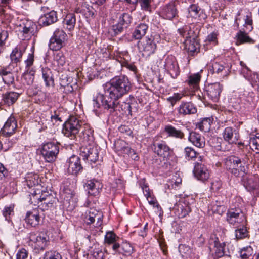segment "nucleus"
<instances>
[{
	"label": "nucleus",
	"instance_id": "nucleus-57",
	"mask_svg": "<svg viewBox=\"0 0 259 259\" xmlns=\"http://www.w3.org/2000/svg\"><path fill=\"white\" fill-rule=\"evenodd\" d=\"M118 131L124 136H132L133 132L128 126L121 125L118 127Z\"/></svg>",
	"mask_w": 259,
	"mask_h": 259
},
{
	"label": "nucleus",
	"instance_id": "nucleus-33",
	"mask_svg": "<svg viewBox=\"0 0 259 259\" xmlns=\"http://www.w3.org/2000/svg\"><path fill=\"white\" fill-rule=\"evenodd\" d=\"M81 130L82 131L79 136L82 139V141L89 142V144H91L94 140L93 130L88 126L82 127Z\"/></svg>",
	"mask_w": 259,
	"mask_h": 259
},
{
	"label": "nucleus",
	"instance_id": "nucleus-62",
	"mask_svg": "<svg viewBox=\"0 0 259 259\" xmlns=\"http://www.w3.org/2000/svg\"><path fill=\"white\" fill-rule=\"evenodd\" d=\"M54 201V199H49L46 201H43L42 202H40L41 204H39L38 207L43 210L48 209L49 207L52 206Z\"/></svg>",
	"mask_w": 259,
	"mask_h": 259
},
{
	"label": "nucleus",
	"instance_id": "nucleus-1",
	"mask_svg": "<svg viewBox=\"0 0 259 259\" xmlns=\"http://www.w3.org/2000/svg\"><path fill=\"white\" fill-rule=\"evenodd\" d=\"M103 87L104 93H98L93 100L94 110L102 106L112 113L117 109L118 100L130 91L131 83L127 76L121 75L114 77Z\"/></svg>",
	"mask_w": 259,
	"mask_h": 259
},
{
	"label": "nucleus",
	"instance_id": "nucleus-48",
	"mask_svg": "<svg viewBox=\"0 0 259 259\" xmlns=\"http://www.w3.org/2000/svg\"><path fill=\"white\" fill-rule=\"evenodd\" d=\"M253 254V250L250 246L244 247L240 251V255L242 259H250Z\"/></svg>",
	"mask_w": 259,
	"mask_h": 259
},
{
	"label": "nucleus",
	"instance_id": "nucleus-58",
	"mask_svg": "<svg viewBox=\"0 0 259 259\" xmlns=\"http://www.w3.org/2000/svg\"><path fill=\"white\" fill-rule=\"evenodd\" d=\"M52 36L58 39H60V40H62L64 42L67 35L65 32L63 30L57 29L54 31Z\"/></svg>",
	"mask_w": 259,
	"mask_h": 259
},
{
	"label": "nucleus",
	"instance_id": "nucleus-9",
	"mask_svg": "<svg viewBox=\"0 0 259 259\" xmlns=\"http://www.w3.org/2000/svg\"><path fill=\"white\" fill-rule=\"evenodd\" d=\"M138 48L143 56L149 57L155 53L157 46L153 39L146 37L138 41Z\"/></svg>",
	"mask_w": 259,
	"mask_h": 259
},
{
	"label": "nucleus",
	"instance_id": "nucleus-43",
	"mask_svg": "<svg viewBox=\"0 0 259 259\" xmlns=\"http://www.w3.org/2000/svg\"><path fill=\"white\" fill-rule=\"evenodd\" d=\"M184 154L185 158L188 160H194L196 158L199 159L200 156L199 154L191 147H187L185 148ZM198 161H199V160Z\"/></svg>",
	"mask_w": 259,
	"mask_h": 259
},
{
	"label": "nucleus",
	"instance_id": "nucleus-3",
	"mask_svg": "<svg viewBox=\"0 0 259 259\" xmlns=\"http://www.w3.org/2000/svg\"><path fill=\"white\" fill-rule=\"evenodd\" d=\"M153 146L154 147V152L160 157L158 159H156L159 165L158 168H167L170 166L168 159L172 154V150L163 141L155 143Z\"/></svg>",
	"mask_w": 259,
	"mask_h": 259
},
{
	"label": "nucleus",
	"instance_id": "nucleus-46",
	"mask_svg": "<svg viewBox=\"0 0 259 259\" xmlns=\"http://www.w3.org/2000/svg\"><path fill=\"white\" fill-rule=\"evenodd\" d=\"M201 76L199 73L193 74L188 77L186 82L190 85L192 86L194 89L197 88L200 82Z\"/></svg>",
	"mask_w": 259,
	"mask_h": 259
},
{
	"label": "nucleus",
	"instance_id": "nucleus-29",
	"mask_svg": "<svg viewBox=\"0 0 259 259\" xmlns=\"http://www.w3.org/2000/svg\"><path fill=\"white\" fill-rule=\"evenodd\" d=\"M148 29V25L145 23H141L135 28L132 37L135 39H141L146 33Z\"/></svg>",
	"mask_w": 259,
	"mask_h": 259
},
{
	"label": "nucleus",
	"instance_id": "nucleus-59",
	"mask_svg": "<svg viewBox=\"0 0 259 259\" xmlns=\"http://www.w3.org/2000/svg\"><path fill=\"white\" fill-rule=\"evenodd\" d=\"M128 145V144L123 140H117L115 143V147L117 151L121 152Z\"/></svg>",
	"mask_w": 259,
	"mask_h": 259
},
{
	"label": "nucleus",
	"instance_id": "nucleus-56",
	"mask_svg": "<svg viewBox=\"0 0 259 259\" xmlns=\"http://www.w3.org/2000/svg\"><path fill=\"white\" fill-rule=\"evenodd\" d=\"M244 20L245 25L246 26H249V28H248V30L251 31L253 29V21L252 13L251 12H248L246 13V15L245 16Z\"/></svg>",
	"mask_w": 259,
	"mask_h": 259
},
{
	"label": "nucleus",
	"instance_id": "nucleus-41",
	"mask_svg": "<svg viewBox=\"0 0 259 259\" xmlns=\"http://www.w3.org/2000/svg\"><path fill=\"white\" fill-rule=\"evenodd\" d=\"M237 41L236 44L239 45L241 44L248 42L253 43V39L249 37L247 33L240 30L236 35Z\"/></svg>",
	"mask_w": 259,
	"mask_h": 259
},
{
	"label": "nucleus",
	"instance_id": "nucleus-63",
	"mask_svg": "<svg viewBox=\"0 0 259 259\" xmlns=\"http://www.w3.org/2000/svg\"><path fill=\"white\" fill-rule=\"evenodd\" d=\"M92 255L96 259H103L104 257V252L99 248H95L93 250Z\"/></svg>",
	"mask_w": 259,
	"mask_h": 259
},
{
	"label": "nucleus",
	"instance_id": "nucleus-39",
	"mask_svg": "<svg viewBox=\"0 0 259 259\" xmlns=\"http://www.w3.org/2000/svg\"><path fill=\"white\" fill-rule=\"evenodd\" d=\"M53 60L59 66H63L66 63V57L62 51H56L53 53Z\"/></svg>",
	"mask_w": 259,
	"mask_h": 259
},
{
	"label": "nucleus",
	"instance_id": "nucleus-27",
	"mask_svg": "<svg viewBox=\"0 0 259 259\" xmlns=\"http://www.w3.org/2000/svg\"><path fill=\"white\" fill-rule=\"evenodd\" d=\"M57 20V12L53 10L41 16L39 19V22L42 26H47L55 23Z\"/></svg>",
	"mask_w": 259,
	"mask_h": 259
},
{
	"label": "nucleus",
	"instance_id": "nucleus-34",
	"mask_svg": "<svg viewBox=\"0 0 259 259\" xmlns=\"http://www.w3.org/2000/svg\"><path fill=\"white\" fill-rule=\"evenodd\" d=\"M75 24L76 17L75 15L73 13L68 14L63 21L64 27L70 31L74 29Z\"/></svg>",
	"mask_w": 259,
	"mask_h": 259
},
{
	"label": "nucleus",
	"instance_id": "nucleus-45",
	"mask_svg": "<svg viewBox=\"0 0 259 259\" xmlns=\"http://www.w3.org/2000/svg\"><path fill=\"white\" fill-rule=\"evenodd\" d=\"M27 185L31 188L39 184V176L35 174H28L26 178Z\"/></svg>",
	"mask_w": 259,
	"mask_h": 259
},
{
	"label": "nucleus",
	"instance_id": "nucleus-5",
	"mask_svg": "<svg viewBox=\"0 0 259 259\" xmlns=\"http://www.w3.org/2000/svg\"><path fill=\"white\" fill-rule=\"evenodd\" d=\"M29 244L32 245L36 252L44 250L49 243V237L44 233L36 234L31 232L29 236Z\"/></svg>",
	"mask_w": 259,
	"mask_h": 259
},
{
	"label": "nucleus",
	"instance_id": "nucleus-18",
	"mask_svg": "<svg viewBox=\"0 0 259 259\" xmlns=\"http://www.w3.org/2000/svg\"><path fill=\"white\" fill-rule=\"evenodd\" d=\"M164 132L167 137L182 140L185 138L183 127L177 124L176 126L168 124L164 127Z\"/></svg>",
	"mask_w": 259,
	"mask_h": 259
},
{
	"label": "nucleus",
	"instance_id": "nucleus-40",
	"mask_svg": "<svg viewBox=\"0 0 259 259\" xmlns=\"http://www.w3.org/2000/svg\"><path fill=\"white\" fill-rule=\"evenodd\" d=\"M99 211L94 208H90L87 210L84 214V222L87 224H91L96 221V217Z\"/></svg>",
	"mask_w": 259,
	"mask_h": 259
},
{
	"label": "nucleus",
	"instance_id": "nucleus-7",
	"mask_svg": "<svg viewBox=\"0 0 259 259\" xmlns=\"http://www.w3.org/2000/svg\"><path fill=\"white\" fill-rule=\"evenodd\" d=\"M226 221L230 225L236 228L244 224L245 220L244 213L240 208H232L226 213Z\"/></svg>",
	"mask_w": 259,
	"mask_h": 259
},
{
	"label": "nucleus",
	"instance_id": "nucleus-24",
	"mask_svg": "<svg viewBox=\"0 0 259 259\" xmlns=\"http://www.w3.org/2000/svg\"><path fill=\"white\" fill-rule=\"evenodd\" d=\"M197 34L189 39H186L184 41L185 48L190 55H193L199 50V44L196 40Z\"/></svg>",
	"mask_w": 259,
	"mask_h": 259
},
{
	"label": "nucleus",
	"instance_id": "nucleus-13",
	"mask_svg": "<svg viewBox=\"0 0 259 259\" xmlns=\"http://www.w3.org/2000/svg\"><path fill=\"white\" fill-rule=\"evenodd\" d=\"M17 122L14 116L11 115L0 131V135L6 138L10 137L15 133Z\"/></svg>",
	"mask_w": 259,
	"mask_h": 259
},
{
	"label": "nucleus",
	"instance_id": "nucleus-61",
	"mask_svg": "<svg viewBox=\"0 0 259 259\" xmlns=\"http://www.w3.org/2000/svg\"><path fill=\"white\" fill-rule=\"evenodd\" d=\"M33 28L30 27V26L27 27L25 26L22 30V33H23V39H28L30 37L33 33Z\"/></svg>",
	"mask_w": 259,
	"mask_h": 259
},
{
	"label": "nucleus",
	"instance_id": "nucleus-10",
	"mask_svg": "<svg viewBox=\"0 0 259 259\" xmlns=\"http://www.w3.org/2000/svg\"><path fill=\"white\" fill-rule=\"evenodd\" d=\"M209 249L213 259H218L225 255V242H220L217 237H211L209 241Z\"/></svg>",
	"mask_w": 259,
	"mask_h": 259
},
{
	"label": "nucleus",
	"instance_id": "nucleus-64",
	"mask_svg": "<svg viewBox=\"0 0 259 259\" xmlns=\"http://www.w3.org/2000/svg\"><path fill=\"white\" fill-rule=\"evenodd\" d=\"M28 251L26 249L22 248L17 252L16 258L17 259H28Z\"/></svg>",
	"mask_w": 259,
	"mask_h": 259
},
{
	"label": "nucleus",
	"instance_id": "nucleus-54",
	"mask_svg": "<svg viewBox=\"0 0 259 259\" xmlns=\"http://www.w3.org/2000/svg\"><path fill=\"white\" fill-rule=\"evenodd\" d=\"M130 110V115L132 116L133 112H136L138 111L139 105L136 99L132 96L129 97Z\"/></svg>",
	"mask_w": 259,
	"mask_h": 259
},
{
	"label": "nucleus",
	"instance_id": "nucleus-28",
	"mask_svg": "<svg viewBox=\"0 0 259 259\" xmlns=\"http://www.w3.org/2000/svg\"><path fill=\"white\" fill-rule=\"evenodd\" d=\"M189 14L191 17L198 19L199 20H205L207 16L198 5L192 4L188 8Z\"/></svg>",
	"mask_w": 259,
	"mask_h": 259
},
{
	"label": "nucleus",
	"instance_id": "nucleus-2",
	"mask_svg": "<svg viewBox=\"0 0 259 259\" xmlns=\"http://www.w3.org/2000/svg\"><path fill=\"white\" fill-rule=\"evenodd\" d=\"M249 154L242 153L238 156L231 155L224 159L226 169L235 177H239L241 173L247 174L249 161Z\"/></svg>",
	"mask_w": 259,
	"mask_h": 259
},
{
	"label": "nucleus",
	"instance_id": "nucleus-52",
	"mask_svg": "<svg viewBox=\"0 0 259 259\" xmlns=\"http://www.w3.org/2000/svg\"><path fill=\"white\" fill-rule=\"evenodd\" d=\"M139 2L142 10L151 13V3L153 2V0H139Z\"/></svg>",
	"mask_w": 259,
	"mask_h": 259
},
{
	"label": "nucleus",
	"instance_id": "nucleus-50",
	"mask_svg": "<svg viewBox=\"0 0 259 259\" xmlns=\"http://www.w3.org/2000/svg\"><path fill=\"white\" fill-rule=\"evenodd\" d=\"M132 21V17L128 13H123L120 16L119 22L127 28Z\"/></svg>",
	"mask_w": 259,
	"mask_h": 259
},
{
	"label": "nucleus",
	"instance_id": "nucleus-30",
	"mask_svg": "<svg viewBox=\"0 0 259 259\" xmlns=\"http://www.w3.org/2000/svg\"><path fill=\"white\" fill-rule=\"evenodd\" d=\"M189 140L195 146L198 148H202L205 146V140L204 137L200 134L195 132L190 133Z\"/></svg>",
	"mask_w": 259,
	"mask_h": 259
},
{
	"label": "nucleus",
	"instance_id": "nucleus-12",
	"mask_svg": "<svg viewBox=\"0 0 259 259\" xmlns=\"http://www.w3.org/2000/svg\"><path fill=\"white\" fill-rule=\"evenodd\" d=\"M242 180L248 191H253L256 194L259 193V177L257 175H243Z\"/></svg>",
	"mask_w": 259,
	"mask_h": 259
},
{
	"label": "nucleus",
	"instance_id": "nucleus-11",
	"mask_svg": "<svg viewBox=\"0 0 259 259\" xmlns=\"http://www.w3.org/2000/svg\"><path fill=\"white\" fill-rule=\"evenodd\" d=\"M195 177L199 180L205 181L209 177V171L205 165L204 160L202 156H199V161L195 163L193 169Z\"/></svg>",
	"mask_w": 259,
	"mask_h": 259
},
{
	"label": "nucleus",
	"instance_id": "nucleus-49",
	"mask_svg": "<svg viewBox=\"0 0 259 259\" xmlns=\"http://www.w3.org/2000/svg\"><path fill=\"white\" fill-rule=\"evenodd\" d=\"M250 147L253 150H257L255 158H259V136H255L250 139Z\"/></svg>",
	"mask_w": 259,
	"mask_h": 259
},
{
	"label": "nucleus",
	"instance_id": "nucleus-36",
	"mask_svg": "<svg viewBox=\"0 0 259 259\" xmlns=\"http://www.w3.org/2000/svg\"><path fill=\"white\" fill-rule=\"evenodd\" d=\"M19 94L15 92H7L3 95V101L8 106L13 104L18 99Z\"/></svg>",
	"mask_w": 259,
	"mask_h": 259
},
{
	"label": "nucleus",
	"instance_id": "nucleus-38",
	"mask_svg": "<svg viewBox=\"0 0 259 259\" xmlns=\"http://www.w3.org/2000/svg\"><path fill=\"white\" fill-rule=\"evenodd\" d=\"M213 120L212 117L204 118L198 124L197 126L202 132H209L211 129Z\"/></svg>",
	"mask_w": 259,
	"mask_h": 259
},
{
	"label": "nucleus",
	"instance_id": "nucleus-35",
	"mask_svg": "<svg viewBox=\"0 0 259 259\" xmlns=\"http://www.w3.org/2000/svg\"><path fill=\"white\" fill-rule=\"evenodd\" d=\"M42 78L45 82L46 87H54V80L51 70L46 67L41 69Z\"/></svg>",
	"mask_w": 259,
	"mask_h": 259
},
{
	"label": "nucleus",
	"instance_id": "nucleus-17",
	"mask_svg": "<svg viewBox=\"0 0 259 259\" xmlns=\"http://www.w3.org/2000/svg\"><path fill=\"white\" fill-rule=\"evenodd\" d=\"M67 172L71 175H77L83 169L80 158L76 155L71 156L67 161Z\"/></svg>",
	"mask_w": 259,
	"mask_h": 259
},
{
	"label": "nucleus",
	"instance_id": "nucleus-60",
	"mask_svg": "<svg viewBox=\"0 0 259 259\" xmlns=\"http://www.w3.org/2000/svg\"><path fill=\"white\" fill-rule=\"evenodd\" d=\"M125 28L124 26L119 22L118 24L112 26V30L114 32V34L117 35L122 33Z\"/></svg>",
	"mask_w": 259,
	"mask_h": 259
},
{
	"label": "nucleus",
	"instance_id": "nucleus-32",
	"mask_svg": "<svg viewBox=\"0 0 259 259\" xmlns=\"http://www.w3.org/2000/svg\"><path fill=\"white\" fill-rule=\"evenodd\" d=\"M25 49L21 46H17L10 54V59L12 63L17 64L21 62Z\"/></svg>",
	"mask_w": 259,
	"mask_h": 259
},
{
	"label": "nucleus",
	"instance_id": "nucleus-53",
	"mask_svg": "<svg viewBox=\"0 0 259 259\" xmlns=\"http://www.w3.org/2000/svg\"><path fill=\"white\" fill-rule=\"evenodd\" d=\"M14 205L11 204L8 206H6L3 210V214L5 218V220L8 222L10 221L11 216L14 215Z\"/></svg>",
	"mask_w": 259,
	"mask_h": 259
},
{
	"label": "nucleus",
	"instance_id": "nucleus-20",
	"mask_svg": "<svg viewBox=\"0 0 259 259\" xmlns=\"http://www.w3.org/2000/svg\"><path fill=\"white\" fill-rule=\"evenodd\" d=\"M0 76L6 84L10 85L14 83V76L11 64L7 66H0Z\"/></svg>",
	"mask_w": 259,
	"mask_h": 259
},
{
	"label": "nucleus",
	"instance_id": "nucleus-23",
	"mask_svg": "<svg viewBox=\"0 0 259 259\" xmlns=\"http://www.w3.org/2000/svg\"><path fill=\"white\" fill-rule=\"evenodd\" d=\"M84 188L89 195L96 196L99 194V190L101 189L102 185L98 181L92 179L87 181Z\"/></svg>",
	"mask_w": 259,
	"mask_h": 259
},
{
	"label": "nucleus",
	"instance_id": "nucleus-21",
	"mask_svg": "<svg viewBox=\"0 0 259 259\" xmlns=\"http://www.w3.org/2000/svg\"><path fill=\"white\" fill-rule=\"evenodd\" d=\"M177 10L174 3H170L161 7L160 16L166 19L171 20L176 16Z\"/></svg>",
	"mask_w": 259,
	"mask_h": 259
},
{
	"label": "nucleus",
	"instance_id": "nucleus-55",
	"mask_svg": "<svg viewBox=\"0 0 259 259\" xmlns=\"http://www.w3.org/2000/svg\"><path fill=\"white\" fill-rule=\"evenodd\" d=\"M43 259H62V256L58 252L51 251L46 252Z\"/></svg>",
	"mask_w": 259,
	"mask_h": 259
},
{
	"label": "nucleus",
	"instance_id": "nucleus-42",
	"mask_svg": "<svg viewBox=\"0 0 259 259\" xmlns=\"http://www.w3.org/2000/svg\"><path fill=\"white\" fill-rule=\"evenodd\" d=\"M64 43V41L52 36L50 39L49 47L53 51H59L62 48Z\"/></svg>",
	"mask_w": 259,
	"mask_h": 259
},
{
	"label": "nucleus",
	"instance_id": "nucleus-26",
	"mask_svg": "<svg viewBox=\"0 0 259 259\" xmlns=\"http://www.w3.org/2000/svg\"><path fill=\"white\" fill-rule=\"evenodd\" d=\"M40 220L39 213L38 210L36 209L27 212L25 217L26 223L33 227H35L39 224Z\"/></svg>",
	"mask_w": 259,
	"mask_h": 259
},
{
	"label": "nucleus",
	"instance_id": "nucleus-51",
	"mask_svg": "<svg viewBox=\"0 0 259 259\" xmlns=\"http://www.w3.org/2000/svg\"><path fill=\"white\" fill-rule=\"evenodd\" d=\"M30 202L34 205H38L40 202H41L40 197L39 190H37V191H34V192L32 193L31 195H30Z\"/></svg>",
	"mask_w": 259,
	"mask_h": 259
},
{
	"label": "nucleus",
	"instance_id": "nucleus-37",
	"mask_svg": "<svg viewBox=\"0 0 259 259\" xmlns=\"http://www.w3.org/2000/svg\"><path fill=\"white\" fill-rule=\"evenodd\" d=\"M178 32L183 37H185L186 39H189L196 35L194 30L192 29L191 26L190 25L183 26L182 28L178 29Z\"/></svg>",
	"mask_w": 259,
	"mask_h": 259
},
{
	"label": "nucleus",
	"instance_id": "nucleus-22",
	"mask_svg": "<svg viewBox=\"0 0 259 259\" xmlns=\"http://www.w3.org/2000/svg\"><path fill=\"white\" fill-rule=\"evenodd\" d=\"M112 248L114 251L125 256H130L133 252V247L127 241H123L121 244L114 243L112 245Z\"/></svg>",
	"mask_w": 259,
	"mask_h": 259
},
{
	"label": "nucleus",
	"instance_id": "nucleus-4",
	"mask_svg": "<svg viewBox=\"0 0 259 259\" xmlns=\"http://www.w3.org/2000/svg\"><path fill=\"white\" fill-rule=\"evenodd\" d=\"M82 122L76 117L71 116L64 123L62 133L70 139H74L80 130L82 128Z\"/></svg>",
	"mask_w": 259,
	"mask_h": 259
},
{
	"label": "nucleus",
	"instance_id": "nucleus-47",
	"mask_svg": "<svg viewBox=\"0 0 259 259\" xmlns=\"http://www.w3.org/2000/svg\"><path fill=\"white\" fill-rule=\"evenodd\" d=\"M119 238L112 231L107 232L105 236V241L109 244L119 243Z\"/></svg>",
	"mask_w": 259,
	"mask_h": 259
},
{
	"label": "nucleus",
	"instance_id": "nucleus-8",
	"mask_svg": "<svg viewBox=\"0 0 259 259\" xmlns=\"http://www.w3.org/2000/svg\"><path fill=\"white\" fill-rule=\"evenodd\" d=\"M80 155L84 160L91 163H95L99 158L98 149L90 144L80 148Z\"/></svg>",
	"mask_w": 259,
	"mask_h": 259
},
{
	"label": "nucleus",
	"instance_id": "nucleus-16",
	"mask_svg": "<svg viewBox=\"0 0 259 259\" xmlns=\"http://www.w3.org/2000/svg\"><path fill=\"white\" fill-rule=\"evenodd\" d=\"M223 86L219 82L208 84L205 87V91L208 97L214 102H218L220 99L221 93Z\"/></svg>",
	"mask_w": 259,
	"mask_h": 259
},
{
	"label": "nucleus",
	"instance_id": "nucleus-15",
	"mask_svg": "<svg viewBox=\"0 0 259 259\" xmlns=\"http://www.w3.org/2000/svg\"><path fill=\"white\" fill-rule=\"evenodd\" d=\"M209 72L220 78H224L229 74V69L223 62H214L209 66Z\"/></svg>",
	"mask_w": 259,
	"mask_h": 259
},
{
	"label": "nucleus",
	"instance_id": "nucleus-6",
	"mask_svg": "<svg viewBox=\"0 0 259 259\" xmlns=\"http://www.w3.org/2000/svg\"><path fill=\"white\" fill-rule=\"evenodd\" d=\"M59 146L58 143L48 142L42 146L41 154L46 162H54L59 153Z\"/></svg>",
	"mask_w": 259,
	"mask_h": 259
},
{
	"label": "nucleus",
	"instance_id": "nucleus-31",
	"mask_svg": "<svg viewBox=\"0 0 259 259\" xmlns=\"http://www.w3.org/2000/svg\"><path fill=\"white\" fill-rule=\"evenodd\" d=\"M78 199L73 192H66L64 197V205L67 206L69 209H73L77 205Z\"/></svg>",
	"mask_w": 259,
	"mask_h": 259
},
{
	"label": "nucleus",
	"instance_id": "nucleus-44",
	"mask_svg": "<svg viewBox=\"0 0 259 259\" xmlns=\"http://www.w3.org/2000/svg\"><path fill=\"white\" fill-rule=\"evenodd\" d=\"M235 230V237L237 239H242L248 236V231L244 224L240 225L239 227H236Z\"/></svg>",
	"mask_w": 259,
	"mask_h": 259
},
{
	"label": "nucleus",
	"instance_id": "nucleus-25",
	"mask_svg": "<svg viewBox=\"0 0 259 259\" xmlns=\"http://www.w3.org/2000/svg\"><path fill=\"white\" fill-rule=\"evenodd\" d=\"M178 111L180 115L185 116L196 113L197 109L191 102H182L178 108Z\"/></svg>",
	"mask_w": 259,
	"mask_h": 259
},
{
	"label": "nucleus",
	"instance_id": "nucleus-19",
	"mask_svg": "<svg viewBox=\"0 0 259 259\" xmlns=\"http://www.w3.org/2000/svg\"><path fill=\"white\" fill-rule=\"evenodd\" d=\"M223 137L229 144H236L239 138L238 131L234 127H226L223 132Z\"/></svg>",
	"mask_w": 259,
	"mask_h": 259
},
{
	"label": "nucleus",
	"instance_id": "nucleus-14",
	"mask_svg": "<svg viewBox=\"0 0 259 259\" xmlns=\"http://www.w3.org/2000/svg\"><path fill=\"white\" fill-rule=\"evenodd\" d=\"M164 68L172 78H176L180 74V70L177 60L174 56H168L165 60Z\"/></svg>",
	"mask_w": 259,
	"mask_h": 259
}]
</instances>
